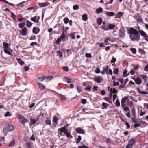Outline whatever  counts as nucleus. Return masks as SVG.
I'll list each match as a JSON object with an SVG mask.
<instances>
[{
  "instance_id": "58836bf2",
  "label": "nucleus",
  "mask_w": 148,
  "mask_h": 148,
  "mask_svg": "<svg viewBox=\"0 0 148 148\" xmlns=\"http://www.w3.org/2000/svg\"><path fill=\"white\" fill-rule=\"evenodd\" d=\"M15 144V140L14 139L12 141H11L9 145V147H12Z\"/></svg>"
},
{
  "instance_id": "0e129e2a",
  "label": "nucleus",
  "mask_w": 148,
  "mask_h": 148,
  "mask_svg": "<svg viewBox=\"0 0 148 148\" xmlns=\"http://www.w3.org/2000/svg\"><path fill=\"white\" fill-rule=\"evenodd\" d=\"M77 148H89L87 146L85 145L82 146H79L77 147Z\"/></svg>"
},
{
  "instance_id": "3c124183",
  "label": "nucleus",
  "mask_w": 148,
  "mask_h": 148,
  "mask_svg": "<svg viewBox=\"0 0 148 148\" xmlns=\"http://www.w3.org/2000/svg\"><path fill=\"white\" fill-rule=\"evenodd\" d=\"M81 137L80 136H79L78 137L77 139L76 140V143H79L81 140Z\"/></svg>"
},
{
  "instance_id": "6e6552de",
  "label": "nucleus",
  "mask_w": 148,
  "mask_h": 148,
  "mask_svg": "<svg viewBox=\"0 0 148 148\" xmlns=\"http://www.w3.org/2000/svg\"><path fill=\"white\" fill-rule=\"evenodd\" d=\"M64 80L66 82L68 83L73 82L74 81L71 80L69 77H64Z\"/></svg>"
},
{
  "instance_id": "338daca9",
  "label": "nucleus",
  "mask_w": 148,
  "mask_h": 148,
  "mask_svg": "<svg viewBox=\"0 0 148 148\" xmlns=\"http://www.w3.org/2000/svg\"><path fill=\"white\" fill-rule=\"evenodd\" d=\"M85 56L86 57L90 58L92 57V56L91 54L87 53L85 54Z\"/></svg>"
},
{
  "instance_id": "6ab92c4d",
  "label": "nucleus",
  "mask_w": 148,
  "mask_h": 148,
  "mask_svg": "<svg viewBox=\"0 0 148 148\" xmlns=\"http://www.w3.org/2000/svg\"><path fill=\"white\" fill-rule=\"evenodd\" d=\"M135 142V140L133 138H131L128 141V143L132 146Z\"/></svg>"
},
{
  "instance_id": "cd10ccee",
  "label": "nucleus",
  "mask_w": 148,
  "mask_h": 148,
  "mask_svg": "<svg viewBox=\"0 0 148 148\" xmlns=\"http://www.w3.org/2000/svg\"><path fill=\"white\" fill-rule=\"evenodd\" d=\"M37 16H34L31 18V20L34 23H38V20H37Z\"/></svg>"
},
{
  "instance_id": "c9c22d12",
  "label": "nucleus",
  "mask_w": 148,
  "mask_h": 148,
  "mask_svg": "<svg viewBox=\"0 0 148 148\" xmlns=\"http://www.w3.org/2000/svg\"><path fill=\"white\" fill-rule=\"evenodd\" d=\"M137 21L139 23L143 24V19L141 17H138L137 19Z\"/></svg>"
},
{
  "instance_id": "412c9836",
  "label": "nucleus",
  "mask_w": 148,
  "mask_h": 148,
  "mask_svg": "<svg viewBox=\"0 0 148 148\" xmlns=\"http://www.w3.org/2000/svg\"><path fill=\"white\" fill-rule=\"evenodd\" d=\"M129 99L128 97H125L121 99V102L122 103H126V101Z\"/></svg>"
},
{
  "instance_id": "5701e85b",
  "label": "nucleus",
  "mask_w": 148,
  "mask_h": 148,
  "mask_svg": "<svg viewBox=\"0 0 148 148\" xmlns=\"http://www.w3.org/2000/svg\"><path fill=\"white\" fill-rule=\"evenodd\" d=\"M16 60L21 65H22L24 64V62L22 61L21 60L20 58H17L16 59Z\"/></svg>"
},
{
  "instance_id": "c85d7f7f",
  "label": "nucleus",
  "mask_w": 148,
  "mask_h": 148,
  "mask_svg": "<svg viewBox=\"0 0 148 148\" xmlns=\"http://www.w3.org/2000/svg\"><path fill=\"white\" fill-rule=\"evenodd\" d=\"M109 67L108 66H107L103 68V70L107 74L108 73Z\"/></svg>"
},
{
  "instance_id": "bb28decb",
  "label": "nucleus",
  "mask_w": 148,
  "mask_h": 148,
  "mask_svg": "<svg viewBox=\"0 0 148 148\" xmlns=\"http://www.w3.org/2000/svg\"><path fill=\"white\" fill-rule=\"evenodd\" d=\"M57 55L60 58H61L63 56L62 53L60 50H58L56 52Z\"/></svg>"
},
{
  "instance_id": "a878e982",
  "label": "nucleus",
  "mask_w": 148,
  "mask_h": 148,
  "mask_svg": "<svg viewBox=\"0 0 148 148\" xmlns=\"http://www.w3.org/2000/svg\"><path fill=\"white\" fill-rule=\"evenodd\" d=\"M103 9L101 7L97 9L96 10L95 12L97 14H99L102 12Z\"/></svg>"
},
{
  "instance_id": "72a5a7b5",
  "label": "nucleus",
  "mask_w": 148,
  "mask_h": 148,
  "mask_svg": "<svg viewBox=\"0 0 148 148\" xmlns=\"http://www.w3.org/2000/svg\"><path fill=\"white\" fill-rule=\"evenodd\" d=\"M45 123L47 125H51V123L50 120V119L49 118H47V119L45 121Z\"/></svg>"
},
{
  "instance_id": "7c9ffc66",
  "label": "nucleus",
  "mask_w": 148,
  "mask_h": 148,
  "mask_svg": "<svg viewBox=\"0 0 148 148\" xmlns=\"http://www.w3.org/2000/svg\"><path fill=\"white\" fill-rule=\"evenodd\" d=\"M26 25L28 28H29L31 26L32 23L30 21L28 20H27L26 21Z\"/></svg>"
},
{
  "instance_id": "8fccbe9b",
  "label": "nucleus",
  "mask_w": 148,
  "mask_h": 148,
  "mask_svg": "<svg viewBox=\"0 0 148 148\" xmlns=\"http://www.w3.org/2000/svg\"><path fill=\"white\" fill-rule=\"evenodd\" d=\"M4 52L6 53V54L10 55L11 54V52L10 51L7 49H4Z\"/></svg>"
},
{
  "instance_id": "49530a36",
  "label": "nucleus",
  "mask_w": 148,
  "mask_h": 148,
  "mask_svg": "<svg viewBox=\"0 0 148 148\" xmlns=\"http://www.w3.org/2000/svg\"><path fill=\"white\" fill-rule=\"evenodd\" d=\"M63 21L64 23L65 24H67L69 22V19L67 17H66L64 18Z\"/></svg>"
},
{
  "instance_id": "bf43d9fd",
  "label": "nucleus",
  "mask_w": 148,
  "mask_h": 148,
  "mask_svg": "<svg viewBox=\"0 0 148 148\" xmlns=\"http://www.w3.org/2000/svg\"><path fill=\"white\" fill-rule=\"evenodd\" d=\"M91 88L90 86L88 85L87 86V87L84 88V89L86 90H91Z\"/></svg>"
},
{
  "instance_id": "b1692460",
  "label": "nucleus",
  "mask_w": 148,
  "mask_h": 148,
  "mask_svg": "<svg viewBox=\"0 0 148 148\" xmlns=\"http://www.w3.org/2000/svg\"><path fill=\"white\" fill-rule=\"evenodd\" d=\"M116 26V25H115L112 24H110L108 26V28H109V29H114L115 27Z\"/></svg>"
},
{
  "instance_id": "f704fd0d",
  "label": "nucleus",
  "mask_w": 148,
  "mask_h": 148,
  "mask_svg": "<svg viewBox=\"0 0 148 148\" xmlns=\"http://www.w3.org/2000/svg\"><path fill=\"white\" fill-rule=\"evenodd\" d=\"M137 90H138V92L140 94L144 95L148 94V93L145 91H141L139 88H137Z\"/></svg>"
},
{
  "instance_id": "393cba45",
  "label": "nucleus",
  "mask_w": 148,
  "mask_h": 148,
  "mask_svg": "<svg viewBox=\"0 0 148 148\" xmlns=\"http://www.w3.org/2000/svg\"><path fill=\"white\" fill-rule=\"evenodd\" d=\"M38 84L39 86V88L41 90H43L45 88V86L42 84L38 82Z\"/></svg>"
},
{
  "instance_id": "864d4df0",
  "label": "nucleus",
  "mask_w": 148,
  "mask_h": 148,
  "mask_svg": "<svg viewBox=\"0 0 148 148\" xmlns=\"http://www.w3.org/2000/svg\"><path fill=\"white\" fill-rule=\"evenodd\" d=\"M119 69L118 68H115L113 70V73L115 74H117L118 73Z\"/></svg>"
},
{
  "instance_id": "e433bc0d",
  "label": "nucleus",
  "mask_w": 148,
  "mask_h": 148,
  "mask_svg": "<svg viewBox=\"0 0 148 148\" xmlns=\"http://www.w3.org/2000/svg\"><path fill=\"white\" fill-rule=\"evenodd\" d=\"M47 78L46 77L42 76L40 77H39L37 78V79L39 80L40 81H43L45 78Z\"/></svg>"
},
{
  "instance_id": "603ef678",
  "label": "nucleus",
  "mask_w": 148,
  "mask_h": 148,
  "mask_svg": "<svg viewBox=\"0 0 148 148\" xmlns=\"http://www.w3.org/2000/svg\"><path fill=\"white\" fill-rule=\"evenodd\" d=\"M61 41V38H58L56 41V43L57 45H59L60 44V42Z\"/></svg>"
},
{
  "instance_id": "a211bd4d",
  "label": "nucleus",
  "mask_w": 148,
  "mask_h": 148,
  "mask_svg": "<svg viewBox=\"0 0 148 148\" xmlns=\"http://www.w3.org/2000/svg\"><path fill=\"white\" fill-rule=\"evenodd\" d=\"M123 13L121 12H118L116 15V17L115 18H119L121 17L123 15Z\"/></svg>"
},
{
  "instance_id": "5fc2aeb1",
  "label": "nucleus",
  "mask_w": 148,
  "mask_h": 148,
  "mask_svg": "<svg viewBox=\"0 0 148 148\" xmlns=\"http://www.w3.org/2000/svg\"><path fill=\"white\" fill-rule=\"evenodd\" d=\"M77 89L78 91V92L79 93H80L82 90V87L80 86H79L77 87Z\"/></svg>"
},
{
  "instance_id": "0eeeda50",
  "label": "nucleus",
  "mask_w": 148,
  "mask_h": 148,
  "mask_svg": "<svg viewBox=\"0 0 148 148\" xmlns=\"http://www.w3.org/2000/svg\"><path fill=\"white\" fill-rule=\"evenodd\" d=\"M76 131L77 133L79 134H84L85 133V131L83 129L80 127L77 128L76 129Z\"/></svg>"
},
{
  "instance_id": "69168bd1",
  "label": "nucleus",
  "mask_w": 148,
  "mask_h": 148,
  "mask_svg": "<svg viewBox=\"0 0 148 148\" xmlns=\"http://www.w3.org/2000/svg\"><path fill=\"white\" fill-rule=\"evenodd\" d=\"M86 102V100L85 99H82L81 100V103H82L84 104H85Z\"/></svg>"
},
{
  "instance_id": "774afa93",
  "label": "nucleus",
  "mask_w": 148,
  "mask_h": 148,
  "mask_svg": "<svg viewBox=\"0 0 148 148\" xmlns=\"http://www.w3.org/2000/svg\"><path fill=\"white\" fill-rule=\"evenodd\" d=\"M132 147L133 146L129 143L126 146V148H132Z\"/></svg>"
},
{
  "instance_id": "1a4fd4ad",
  "label": "nucleus",
  "mask_w": 148,
  "mask_h": 148,
  "mask_svg": "<svg viewBox=\"0 0 148 148\" xmlns=\"http://www.w3.org/2000/svg\"><path fill=\"white\" fill-rule=\"evenodd\" d=\"M50 4L48 2L39 3L38 5L40 7H47Z\"/></svg>"
},
{
  "instance_id": "680f3d73",
  "label": "nucleus",
  "mask_w": 148,
  "mask_h": 148,
  "mask_svg": "<svg viewBox=\"0 0 148 148\" xmlns=\"http://www.w3.org/2000/svg\"><path fill=\"white\" fill-rule=\"evenodd\" d=\"M11 115L10 114V112H7L5 115V117L10 116Z\"/></svg>"
},
{
  "instance_id": "f8f14e48",
  "label": "nucleus",
  "mask_w": 148,
  "mask_h": 148,
  "mask_svg": "<svg viewBox=\"0 0 148 148\" xmlns=\"http://www.w3.org/2000/svg\"><path fill=\"white\" fill-rule=\"evenodd\" d=\"M40 29L36 27H34L32 30V32L33 33L37 34L39 33Z\"/></svg>"
},
{
  "instance_id": "4be33fe9",
  "label": "nucleus",
  "mask_w": 148,
  "mask_h": 148,
  "mask_svg": "<svg viewBox=\"0 0 148 148\" xmlns=\"http://www.w3.org/2000/svg\"><path fill=\"white\" fill-rule=\"evenodd\" d=\"M102 29L105 31L109 30V28L107 25H102L101 26Z\"/></svg>"
},
{
  "instance_id": "9d476101",
  "label": "nucleus",
  "mask_w": 148,
  "mask_h": 148,
  "mask_svg": "<svg viewBox=\"0 0 148 148\" xmlns=\"http://www.w3.org/2000/svg\"><path fill=\"white\" fill-rule=\"evenodd\" d=\"M130 39L132 40H138L140 39L139 38H140V36L139 35H137L136 36H131V35L130 36Z\"/></svg>"
},
{
  "instance_id": "de8ad7c7",
  "label": "nucleus",
  "mask_w": 148,
  "mask_h": 148,
  "mask_svg": "<svg viewBox=\"0 0 148 148\" xmlns=\"http://www.w3.org/2000/svg\"><path fill=\"white\" fill-rule=\"evenodd\" d=\"M130 50L133 54H135L136 53V50L135 48H131L130 49Z\"/></svg>"
},
{
  "instance_id": "4c0bfd02",
  "label": "nucleus",
  "mask_w": 148,
  "mask_h": 148,
  "mask_svg": "<svg viewBox=\"0 0 148 148\" xmlns=\"http://www.w3.org/2000/svg\"><path fill=\"white\" fill-rule=\"evenodd\" d=\"M82 18L84 21H86L88 19L87 14H83L82 16Z\"/></svg>"
},
{
  "instance_id": "c756f323",
  "label": "nucleus",
  "mask_w": 148,
  "mask_h": 148,
  "mask_svg": "<svg viewBox=\"0 0 148 148\" xmlns=\"http://www.w3.org/2000/svg\"><path fill=\"white\" fill-rule=\"evenodd\" d=\"M26 2L25 1H23L19 4H18L17 5L18 6H20V7H23L25 5H26Z\"/></svg>"
},
{
  "instance_id": "13d9d810",
  "label": "nucleus",
  "mask_w": 148,
  "mask_h": 148,
  "mask_svg": "<svg viewBox=\"0 0 148 148\" xmlns=\"http://www.w3.org/2000/svg\"><path fill=\"white\" fill-rule=\"evenodd\" d=\"M26 145H27V147L28 148H32L31 143L29 142H27L26 143Z\"/></svg>"
},
{
  "instance_id": "37998d69",
  "label": "nucleus",
  "mask_w": 148,
  "mask_h": 148,
  "mask_svg": "<svg viewBox=\"0 0 148 148\" xmlns=\"http://www.w3.org/2000/svg\"><path fill=\"white\" fill-rule=\"evenodd\" d=\"M59 95L60 97L61 100V101H63L65 100L66 98L64 95L61 94H60Z\"/></svg>"
},
{
  "instance_id": "ddd939ff",
  "label": "nucleus",
  "mask_w": 148,
  "mask_h": 148,
  "mask_svg": "<svg viewBox=\"0 0 148 148\" xmlns=\"http://www.w3.org/2000/svg\"><path fill=\"white\" fill-rule=\"evenodd\" d=\"M105 14H106L108 16H112L115 15L114 12H112L106 11Z\"/></svg>"
},
{
  "instance_id": "79ce46f5",
  "label": "nucleus",
  "mask_w": 148,
  "mask_h": 148,
  "mask_svg": "<svg viewBox=\"0 0 148 148\" xmlns=\"http://www.w3.org/2000/svg\"><path fill=\"white\" fill-rule=\"evenodd\" d=\"M25 25V23L23 22H21L18 24L19 27L21 28H22L24 27Z\"/></svg>"
},
{
  "instance_id": "dca6fc26",
  "label": "nucleus",
  "mask_w": 148,
  "mask_h": 148,
  "mask_svg": "<svg viewBox=\"0 0 148 148\" xmlns=\"http://www.w3.org/2000/svg\"><path fill=\"white\" fill-rule=\"evenodd\" d=\"M124 34L123 30L122 29H120L119 32V37L121 38L124 36Z\"/></svg>"
},
{
  "instance_id": "473e14b6",
  "label": "nucleus",
  "mask_w": 148,
  "mask_h": 148,
  "mask_svg": "<svg viewBox=\"0 0 148 148\" xmlns=\"http://www.w3.org/2000/svg\"><path fill=\"white\" fill-rule=\"evenodd\" d=\"M103 22L102 19L101 18H98L97 21V23L99 25H100Z\"/></svg>"
},
{
  "instance_id": "ea45409f",
  "label": "nucleus",
  "mask_w": 148,
  "mask_h": 148,
  "mask_svg": "<svg viewBox=\"0 0 148 148\" xmlns=\"http://www.w3.org/2000/svg\"><path fill=\"white\" fill-rule=\"evenodd\" d=\"M11 17L14 20H16V16L13 12H11Z\"/></svg>"
},
{
  "instance_id": "a19ab883",
  "label": "nucleus",
  "mask_w": 148,
  "mask_h": 148,
  "mask_svg": "<svg viewBox=\"0 0 148 148\" xmlns=\"http://www.w3.org/2000/svg\"><path fill=\"white\" fill-rule=\"evenodd\" d=\"M102 106H103V107L102 108V109H104L106 108L108 105L105 103L103 102L102 103Z\"/></svg>"
},
{
  "instance_id": "6e6d98bb",
  "label": "nucleus",
  "mask_w": 148,
  "mask_h": 148,
  "mask_svg": "<svg viewBox=\"0 0 148 148\" xmlns=\"http://www.w3.org/2000/svg\"><path fill=\"white\" fill-rule=\"evenodd\" d=\"M3 46L7 49L8 48V44L6 42H4L3 43Z\"/></svg>"
},
{
  "instance_id": "423d86ee",
  "label": "nucleus",
  "mask_w": 148,
  "mask_h": 148,
  "mask_svg": "<svg viewBox=\"0 0 148 148\" xmlns=\"http://www.w3.org/2000/svg\"><path fill=\"white\" fill-rule=\"evenodd\" d=\"M69 125V124H67L66 125L64 126V127L60 128L58 129V131L59 132V131L68 130V129H67V128Z\"/></svg>"
},
{
  "instance_id": "4468645a",
  "label": "nucleus",
  "mask_w": 148,
  "mask_h": 148,
  "mask_svg": "<svg viewBox=\"0 0 148 148\" xmlns=\"http://www.w3.org/2000/svg\"><path fill=\"white\" fill-rule=\"evenodd\" d=\"M103 80V78L101 77H97L95 78V80L98 83H100Z\"/></svg>"
},
{
  "instance_id": "a18cd8bd",
  "label": "nucleus",
  "mask_w": 148,
  "mask_h": 148,
  "mask_svg": "<svg viewBox=\"0 0 148 148\" xmlns=\"http://www.w3.org/2000/svg\"><path fill=\"white\" fill-rule=\"evenodd\" d=\"M139 52L140 53V54L142 55H144L145 53V52L143 49H139Z\"/></svg>"
},
{
  "instance_id": "aec40b11",
  "label": "nucleus",
  "mask_w": 148,
  "mask_h": 148,
  "mask_svg": "<svg viewBox=\"0 0 148 148\" xmlns=\"http://www.w3.org/2000/svg\"><path fill=\"white\" fill-rule=\"evenodd\" d=\"M140 33V35L142 36H143L144 37L145 36H146L147 34L145 33V32L142 30H139L138 31Z\"/></svg>"
},
{
  "instance_id": "c03bdc74",
  "label": "nucleus",
  "mask_w": 148,
  "mask_h": 148,
  "mask_svg": "<svg viewBox=\"0 0 148 148\" xmlns=\"http://www.w3.org/2000/svg\"><path fill=\"white\" fill-rule=\"evenodd\" d=\"M65 38L66 35L64 32H63L60 38H61V40H63L65 39Z\"/></svg>"
},
{
  "instance_id": "2f4dec72",
  "label": "nucleus",
  "mask_w": 148,
  "mask_h": 148,
  "mask_svg": "<svg viewBox=\"0 0 148 148\" xmlns=\"http://www.w3.org/2000/svg\"><path fill=\"white\" fill-rule=\"evenodd\" d=\"M103 99L106 101L110 103H112V102L111 100V98L106 97L103 98Z\"/></svg>"
},
{
  "instance_id": "20e7f679",
  "label": "nucleus",
  "mask_w": 148,
  "mask_h": 148,
  "mask_svg": "<svg viewBox=\"0 0 148 148\" xmlns=\"http://www.w3.org/2000/svg\"><path fill=\"white\" fill-rule=\"evenodd\" d=\"M129 32L130 34H133L135 36L138 35L139 34L138 32L133 28H130L129 30Z\"/></svg>"
},
{
  "instance_id": "052dcab7",
  "label": "nucleus",
  "mask_w": 148,
  "mask_h": 148,
  "mask_svg": "<svg viewBox=\"0 0 148 148\" xmlns=\"http://www.w3.org/2000/svg\"><path fill=\"white\" fill-rule=\"evenodd\" d=\"M73 9L74 10H77L79 9V7L78 5H76L73 6Z\"/></svg>"
},
{
  "instance_id": "4d7b16f0",
  "label": "nucleus",
  "mask_w": 148,
  "mask_h": 148,
  "mask_svg": "<svg viewBox=\"0 0 148 148\" xmlns=\"http://www.w3.org/2000/svg\"><path fill=\"white\" fill-rule=\"evenodd\" d=\"M115 105L117 107H119L120 106V103L119 100H117L116 101L115 103Z\"/></svg>"
},
{
  "instance_id": "f3484780",
  "label": "nucleus",
  "mask_w": 148,
  "mask_h": 148,
  "mask_svg": "<svg viewBox=\"0 0 148 148\" xmlns=\"http://www.w3.org/2000/svg\"><path fill=\"white\" fill-rule=\"evenodd\" d=\"M140 77L143 79L144 80L145 82H146L147 80L148 77L145 74H142L140 75Z\"/></svg>"
},
{
  "instance_id": "f03ea898",
  "label": "nucleus",
  "mask_w": 148,
  "mask_h": 148,
  "mask_svg": "<svg viewBox=\"0 0 148 148\" xmlns=\"http://www.w3.org/2000/svg\"><path fill=\"white\" fill-rule=\"evenodd\" d=\"M18 117L19 121L22 124H25L27 122V119L21 115L18 114Z\"/></svg>"
},
{
  "instance_id": "f257e3e1",
  "label": "nucleus",
  "mask_w": 148,
  "mask_h": 148,
  "mask_svg": "<svg viewBox=\"0 0 148 148\" xmlns=\"http://www.w3.org/2000/svg\"><path fill=\"white\" fill-rule=\"evenodd\" d=\"M14 128L13 126L10 124L5 125V127L3 128V132L5 135H6L8 132L14 130Z\"/></svg>"
},
{
  "instance_id": "2eb2a0df",
  "label": "nucleus",
  "mask_w": 148,
  "mask_h": 148,
  "mask_svg": "<svg viewBox=\"0 0 148 148\" xmlns=\"http://www.w3.org/2000/svg\"><path fill=\"white\" fill-rule=\"evenodd\" d=\"M135 81V83L136 84H140L142 82V80L139 77H138L137 78Z\"/></svg>"
},
{
  "instance_id": "09e8293b",
  "label": "nucleus",
  "mask_w": 148,
  "mask_h": 148,
  "mask_svg": "<svg viewBox=\"0 0 148 148\" xmlns=\"http://www.w3.org/2000/svg\"><path fill=\"white\" fill-rule=\"evenodd\" d=\"M132 113L134 117H135L136 116V112L135 108H132Z\"/></svg>"
},
{
  "instance_id": "7ed1b4c3",
  "label": "nucleus",
  "mask_w": 148,
  "mask_h": 148,
  "mask_svg": "<svg viewBox=\"0 0 148 148\" xmlns=\"http://www.w3.org/2000/svg\"><path fill=\"white\" fill-rule=\"evenodd\" d=\"M59 132H60V135H62V133L64 132L66 134L67 138H73V136L71 135V133L70 132H68V130L59 131Z\"/></svg>"
},
{
  "instance_id": "39448f33",
  "label": "nucleus",
  "mask_w": 148,
  "mask_h": 148,
  "mask_svg": "<svg viewBox=\"0 0 148 148\" xmlns=\"http://www.w3.org/2000/svg\"><path fill=\"white\" fill-rule=\"evenodd\" d=\"M28 29L25 27L23 28L20 32V34L22 36H26L27 33Z\"/></svg>"
},
{
  "instance_id": "e2e57ef3",
  "label": "nucleus",
  "mask_w": 148,
  "mask_h": 148,
  "mask_svg": "<svg viewBox=\"0 0 148 148\" xmlns=\"http://www.w3.org/2000/svg\"><path fill=\"white\" fill-rule=\"evenodd\" d=\"M113 85L114 86L116 85L118 86L119 85V83L118 82H115V81H113Z\"/></svg>"
},
{
  "instance_id": "9b49d317",
  "label": "nucleus",
  "mask_w": 148,
  "mask_h": 148,
  "mask_svg": "<svg viewBox=\"0 0 148 148\" xmlns=\"http://www.w3.org/2000/svg\"><path fill=\"white\" fill-rule=\"evenodd\" d=\"M30 123L29 124V125L30 126H31L36 123L38 120H36L35 119L31 118L30 119Z\"/></svg>"
}]
</instances>
